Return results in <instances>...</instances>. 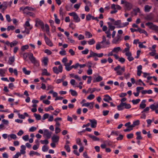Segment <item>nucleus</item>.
Masks as SVG:
<instances>
[{
  "label": "nucleus",
  "mask_w": 158,
  "mask_h": 158,
  "mask_svg": "<svg viewBox=\"0 0 158 158\" xmlns=\"http://www.w3.org/2000/svg\"><path fill=\"white\" fill-rule=\"evenodd\" d=\"M104 97L105 98H104L103 99V100L105 102H109V101L112 100V98L111 97L107 94L105 95Z\"/></svg>",
  "instance_id": "10"
},
{
  "label": "nucleus",
  "mask_w": 158,
  "mask_h": 158,
  "mask_svg": "<svg viewBox=\"0 0 158 158\" xmlns=\"http://www.w3.org/2000/svg\"><path fill=\"white\" fill-rule=\"evenodd\" d=\"M140 101V100L139 99H137L135 100L133 99L132 100L131 102L134 105L138 103Z\"/></svg>",
  "instance_id": "31"
},
{
  "label": "nucleus",
  "mask_w": 158,
  "mask_h": 158,
  "mask_svg": "<svg viewBox=\"0 0 158 158\" xmlns=\"http://www.w3.org/2000/svg\"><path fill=\"white\" fill-rule=\"evenodd\" d=\"M34 115L37 120H40L41 118V116L39 114H37L36 113H35L34 114Z\"/></svg>",
  "instance_id": "34"
},
{
  "label": "nucleus",
  "mask_w": 158,
  "mask_h": 158,
  "mask_svg": "<svg viewBox=\"0 0 158 158\" xmlns=\"http://www.w3.org/2000/svg\"><path fill=\"white\" fill-rule=\"evenodd\" d=\"M36 129V128L34 127H31L29 129V131L33 132L35 131Z\"/></svg>",
  "instance_id": "58"
},
{
  "label": "nucleus",
  "mask_w": 158,
  "mask_h": 158,
  "mask_svg": "<svg viewBox=\"0 0 158 158\" xmlns=\"http://www.w3.org/2000/svg\"><path fill=\"white\" fill-rule=\"evenodd\" d=\"M43 102L46 105H49L50 103V102L48 100H44Z\"/></svg>",
  "instance_id": "64"
},
{
  "label": "nucleus",
  "mask_w": 158,
  "mask_h": 158,
  "mask_svg": "<svg viewBox=\"0 0 158 158\" xmlns=\"http://www.w3.org/2000/svg\"><path fill=\"white\" fill-rule=\"evenodd\" d=\"M102 79L103 78L102 77L98 76L96 78V82H100L102 81Z\"/></svg>",
  "instance_id": "45"
},
{
  "label": "nucleus",
  "mask_w": 158,
  "mask_h": 158,
  "mask_svg": "<svg viewBox=\"0 0 158 158\" xmlns=\"http://www.w3.org/2000/svg\"><path fill=\"white\" fill-rule=\"evenodd\" d=\"M48 58L47 57H44L42 60V62L44 64V65L46 66L48 64Z\"/></svg>",
  "instance_id": "22"
},
{
  "label": "nucleus",
  "mask_w": 158,
  "mask_h": 158,
  "mask_svg": "<svg viewBox=\"0 0 158 158\" xmlns=\"http://www.w3.org/2000/svg\"><path fill=\"white\" fill-rule=\"evenodd\" d=\"M150 108L152 110H155L156 109V105L152 104L150 106Z\"/></svg>",
  "instance_id": "50"
},
{
  "label": "nucleus",
  "mask_w": 158,
  "mask_h": 158,
  "mask_svg": "<svg viewBox=\"0 0 158 158\" xmlns=\"http://www.w3.org/2000/svg\"><path fill=\"white\" fill-rule=\"evenodd\" d=\"M15 27L13 26H8L7 28V30L8 31H9L10 30H13L15 29Z\"/></svg>",
  "instance_id": "49"
},
{
  "label": "nucleus",
  "mask_w": 158,
  "mask_h": 158,
  "mask_svg": "<svg viewBox=\"0 0 158 158\" xmlns=\"http://www.w3.org/2000/svg\"><path fill=\"white\" fill-rule=\"evenodd\" d=\"M44 110L46 111H48L50 110H54V109L52 106H49L48 107L45 108Z\"/></svg>",
  "instance_id": "44"
},
{
  "label": "nucleus",
  "mask_w": 158,
  "mask_h": 158,
  "mask_svg": "<svg viewBox=\"0 0 158 158\" xmlns=\"http://www.w3.org/2000/svg\"><path fill=\"white\" fill-rule=\"evenodd\" d=\"M44 37L46 44L50 47L53 46V44L51 40L47 37L45 34H44Z\"/></svg>",
  "instance_id": "4"
},
{
  "label": "nucleus",
  "mask_w": 158,
  "mask_h": 158,
  "mask_svg": "<svg viewBox=\"0 0 158 158\" xmlns=\"http://www.w3.org/2000/svg\"><path fill=\"white\" fill-rule=\"evenodd\" d=\"M44 52L48 55H51L52 53V52L50 50L47 49L45 50Z\"/></svg>",
  "instance_id": "62"
},
{
  "label": "nucleus",
  "mask_w": 158,
  "mask_h": 158,
  "mask_svg": "<svg viewBox=\"0 0 158 158\" xmlns=\"http://www.w3.org/2000/svg\"><path fill=\"white\" fill-rule=\"evenodd\" d=\"M22 138L25 141H27L29 139V135H25L23 136Z\"/></svg>",
  "instance_id": "61"
},
{
  "label": "nucleus",
  "mask_w": 158,
  "mask_h": 158,
  "mask_svg": "<svg viewBox=\"0 0 158 158\" xmlns=\"http://www.w3.org/2000/svg\"><path fill=\"white\" fill-rule=\"evenodd\" d=\"M128 22H125L121 24V25H119L118 26V27L119 28H122L125 26H127L129 24Z\"/></svg>",
  "instance_id": "26"
},
{
  "label": "nucleus",
  "mask_w": 158,
  "mask_h": 158,
  "mask_svg": "<svg viewBox=\"0 0 158 158\" xmlns=\"http://www.w3.org/2000/svg\"><path fill=\"white\" fill-rule=\"evenodd\" d=\"M95 97V96L93 94H90L87 97V99L89 100H92L94 99Z\"/></svg>",
  "instance_id": "47"
},
{
  "label": "nucleus",
  "mask_w": 158,
  "mask_h": 158,
  "mask_svg": "<svg viewBox=\"0 0 158 158\" xmlns=\"http://www.w3.org/2000/svg\"><path fill=\"white\" fill-rule=\"evenodd\" d=\"M112 50L113 52H114L117 53L119 51H121V49L120 47H117L114 48Z\"/></svg>",
  "instance_id": "29"
},
{
  "label": "nucleus",
  "mask_w": 158,
  "mask_h": 158,
  "mask_svg": "<svg viewBox=\"0 0 158 158\" xmlns=\"http://www.w3.org/2000/svg\"><path fill=\"white\" fill-rule=\"evenodd\" d=\"M64 148L68 152H69L70 151V148L68 145H65L64 146Z\"/></svg>",
  "instance_id": "40"
},
{
  "label": "nucleus",
  "mask_w": 158,
  "mask_h": 158,
  "mask_svg": "<svg viewBox=\"0 0 158 158\" xmlns=\"http://www.w3.org/2000/svg\"><path fill=\"white\" fill-rule=\"evenodd\" d=\"M89 50L88 49H85L84 50L81 51L82 54H87L88 53Z\"/></svg>",
  "instance_id": "54"
},
{
  "label": "nucleus",
  "mask_w": 158,
  "mask_h": 158,
  "mask_svg": "<svg viewBox=\"0 0 158 158\" xmlns=\"http://www.w3.org/2000/svg\"><path fill=\"white\" fill-rule=\"evenodd\" d=\"M48 117H49V114H47V113L43 115V116L42 118V119L44 120L48 118Z\"/></svg>",
  "instance_id": "56"
},
{
  "label": "nucleus",
  "mask_w": 158,
  "mask_h": 158,
  "mask_svg": "<svg viewBox=\"0 0 158 158\" xmlns=\"http://www.w3.org/2000/svg\"><path fill=\"white\" fill-rule=\"evenodd\" d=\"M85 35L86 36H88V38H90L92 37V35L90 32L89 31H86L85 33Z\"/></svg>",
  "instance_id": "42"
},
{
  "label": "nucleus",
  "mask_w": 158,
  "mask_h": 158,
  "mask_svg": "<svg viewBox=\"0 0 158 158\" xmlns=\"http://www.w3.org/2000/svg\"><path fill=\"white\" fill-rule=\"evenodd\" d=\"M89 121L91 123V127L94 128L96 127L97 122L95 119H89Z\"/></svg>",
  "instance_id": "7"
},
{
  "label": "nucleus",
  "mask_w": 158,
  "mask_h": 158,
  "mask_svg": "<svg viewBox=\"0 0 158 158\" xmlns=\"http://www.w3.org/2000/svg\"><path fill=\"white\" fill-rule=\"evenodd\" d=\"M42 150L44 152H47L48 150V148L47 146H43L42 148Z\"/></svg>",
  "instance_id": "39"
},
{
  "label": "nucleus",
  "mask_w": 158,
  "mask_h": 158,
  "mask_svg": "<svg viewBox=\"0 0 158 158\" xmlns=\"http://www.w3.org/2000/svg\"><path fill=\"white\" fill-rule=\"evenodd\" d=\"M96 55L97 54L96 53L93 52L92 50H90V54L89 55L87 56V58L88 59H89L91 57H94L96 56Z\"/></svg>",
  "instance_id": "15"
},
{
  "label": "nucleus",
  "mask_w": 158,
  "mask_h": 158,
  "mask_svg": "<svg viewBox=\"0 0 158 158\" xmlns=\"http://www.w3.org/2000/svg\"><path fill=\"white\" fill-rule=\"evenodd\" d=\"M2 12L3 11L7 8L8 6V3L6 2H3L2 4Z\"/></svg>",
  "instance_id": "12"
},
{
  "label": "nucleus",
  "mask_w": 158,
  "mask_h": 158,
  "mask_svg": "<svg viewBox=\"0 0 158 158\" xmlns=\"http://www.w3.org/2000/svg\"><path fill=\"white\" fill-rule=\"evenodd\" d=\"M124 106H125V107L126 109H130L131 108V106L130 104H127L126 103H124Z\"/></svg>",
  "instance_id": "48"
},
{
  "label": "nucleus",
  "mask_w": 158,
  "mask_h": 158,
  "mask_svg": "<svg viewBox=\"0 0 158 158\" xmlns=\"http://www.w3.org/2000/svg\"><path fill=\"white\" fill-rule=\"evenodd\" d=\"M29 48V46L27 45L23 46L21 47V50L23 51L25 49H27Z\"/></svg>",
  "instance_id": "46"
},
{
  "label": "nucleus",
  "mask_w": 158,
  "mask_h": 158,
  "mask_svg": "<svg viewBox=\"0 0 158 158\" xmlns=\"http://www.w3.org/2000/svg\"><path fill=\"white\" fill-rule=\"evenodd\" d=\"M10 136L11 139H15L17 138L16 135L14 134H11Z\"/></svg>",
  "instance_id": "53"
},
{
  "label": "nucleus",
  "mask_w": 158,
  "mask_h": 158,
  "mask_svg": "<svg viewBox=\"0 0 158 158\" xmlns=\"http://www.w3.org/2000/svg\"><path fill=\"white\" fill-rule=\"evenodd\" d=\"M108 25V28L111 30V31H114L115 27L114 26L111 25V24L110 22L107 23Z\"/></svg>",
  "instance_id": "28"
},
{
  "label": "nucleus",
  "mask_w": 158,
  "mask_h": 158,
  "mask_svg": "<svg viewBox=\"0 0 158 158\" xmlns=\"http://www.w3.org/2000/svg\"><path fill=\"white\" fill-rule=\"evenodd\" d=\"M136 135H137V137H136V139L138 140H139V139H142V137L141 136V132L139 131V132H137L136 133Z\"/></svg>",
  "instance_id": "20"
},
{
  "label": "nucleus",
  "mask_w": 158,
  "mask_h": 158,
  "mask_svg": "<svg viewBox=\"0 0 158 158\" xmlns=\"http://www.w3.org/2000/svg\"><path fill=\"white\" fill-rule=\"evenodd\" d=\"M125 6L126 7V9L127 10H129L132 8V5L128 2H126Z\"/></svg>",
  "instance_id": "13"
},
{
  "label": "nucleus",
  "mask_w": 158,
  "mask_h": 158,
  "mask_svg": "<svg viewBox=\"0 0 158 158\" xmlns=\"http://www.w3.org/2000/svg\"><path fill=\"white\" fill-rule=\"evenodd\" d=\"M29 154L31 156H33V155H36L38 156H39L40 155V153L35 152L33 151H31L30 152Z\"/></svg>",
  "instance_id": "17"
},
{
  "label": "nucleus",
  "mask_w": 158,
  "mask_h": 158,
  "mask_svg": "<svg viewBox=\"0 0 158 158\" xmlns=\"http://www.w3.org/2000/svg\"><path fill=\"white\" fill-rule=\"evenodd\" d=\"M88 44L90 45H92L94 44L95 41L94 39L89 40L87 41Z\"/></svg>",
  "instance_id": "32"
},
{
  "label": "nucleus",
  "mask_w": 158,
  "mask_h": 158,
  "mask_svg": "<svg viewBox=\"0 0 158 158\" xmlns=\"http://www.w3.org/2000/svg\"><path fill=\"white\" fill-rule=\"evenodd\" d=\"M152 93V91L151 89H149L148 90H143L141 91V93L143 94H145L146 93H148V94H151Z\"/></svg>",
  "instance_id": "19"
},
{
  "label": "nucleus",
  "mask_w": 158,
  "mask_h": 158,
  "mask_svg": "<svg viewBox=\"0 0 158 158\" xmlns=\"http://www.w3.org/2000/svg\"><path fill=\"white\" fill-rule=\"evenodd\" d=\"M69 91L71 92V94L73 96H77V92L74 90L72 89H70Z\"/></svg>",
  "instance_id": "30"
},
{
  "label": "nucleus",
  "mask_w": 158,
  "mask_h": 158,
  "mask_svg": "<svg viewBox=\"0 0 158 158\" xmlns=\"http://www.w3.org/2000/svg\"><path fill=\"white\" fill-rule=\"evenodd\" d=\"M127 137L128 139L132 138L133 137V133H130L127 134Z\"/></svg>",
  "instance_id": "51"
},
{
  "label": "nucleus",
  "mask_w": 158,
  "mask_h": 158,
  "mask_svg": "<svg viewBox=\"0 0 158 158\" xmlns=\"http://www.w3.org/2000/svg\"><path fill=\"white\" fill-rule=\"evenodd\" d=\"M125 55L127 57V59L129 61H131L134 60V58L132 56L131 53H125Z\"/></svg>",
  "instance_id": "9"
},
{
  "label": "nucleus",
  "mask_w": 158,
  "mask_h": 158,
  "mask_svg": "<svg viewBox=\"0 0 158 158\" xmlns=\"http://www.w3.org/2000/svg\"><path fill=\"white\" fill-rule=\"evenodd\" d=\"M23 13L24 14H26L27 15H28L30 16H31L33 18L35 17V14L33 12H27V11H24Z\"/></svg>",
  "instance_id": "24"
},
{
  "label": "nucleus",
  "mask_w": 158,
  "mask_h": 158,
  "mask_svg": "<svg viewBox=\"0 0 158 158\" xmlns=\"http://www.w3.org/2000/svg\"><path fill=\"white\" fill-rule=\"evenodd\" d=\"M124 103H121L119 105L117 106V109L118 110H122L123 109V106H124Z\"/></svg>",
  "instance_id": "23"
},
{
  "label": "nucleus",
  "mask_w": 158,
  "mask_h": 158,
  "mask_svg": "<svg viewBox=\"0 0 158 158\" xmlns=\"http://www.w3.org/2000/svg\"><path fill=\"white\" fill-rule=\"evenodd\" d=\"M123 53L125 52V53H127V54H128L129 53H131V52H130L129 51V48H125L124 49V50H123Z\"/></svg>",
  "instance_id": "37"
},
{
  "label": "nucleus",
  "mask_w": 158,
  "mask_h": 158,
  "mask_svg": "<svg viewBox=\"0 0 158 158\" xmlns=\"http://www.w3.org/2000/svg\"><path fill=\"white\" fill-rule=\"evenodd\" d=\"M23 71L25 74L27 75L30 74L31 72L30 71L27 70L26 69L25 67L23 68Z\"/></svg>",
  "instance_id": "25"
},
{
  "label": "nucleus",
  "mask_w": 158,
  "mask_h": 158,
  "mask_svg": "<svg viewBox=\"0 0 158 158\" xmlns=\"http://www.w3.org/2000/svg\"><path fill=\"white\" fill-rule=\"evenodd\" d=\"M53 71L54 73L56 74H58L59 73V70L56 67H53Z\"/></svg>",
  "instance_id": "35"
},
{
  "label": "nucleus",
  "mask_w": 158,
  "mask_h": 158,
  "mask_svg": "<svg viewBox=\"0 0 158 158\" xmlns=\"http://www.w3.org/2000/svg\"><path fill=\"white\" fill-rule=\"evenodd\" d=\"M119 132L118 131H113L111 132L110 135H114L116 136H118V135Z\"/></svg>",
  "instance_id": "43"
},
{
  "label": "nucleus",
  "mask_w": 158,
  "mask_h": 158,
  "mask_svg": "<svg viewBox=\"0 0 158 158\" xmlns=\"http://www.w3.org/2000/svg\"><path fill=\"white\" fill-rule=\"evenodd\" d=\"M125 59L123 57H120L119 58L118 61L122 63H123L125 61Z\"/></svg>",
  "instance_id": "59"
},
{
  "label": "nucleus",
  "mask_w": 158,
  "mask_h": 158,
  "mask_svg": "<svg viewBox=\"0 0 158 158\" xmlns=\"http://www.w3.org/2000/svg\"><path fill=\"white\" fill-rule=\"evenodd\" d=\"M114 70L116 72L117 75H121L125 71V67L124 66H123L122 68H121V66L118 65L117 67L114 68Z\"/></svg>",
  "instance_id": "2"
},
{
  "label": "nucleus",
  "mask_w": 158,
  "mask_h": 158,
  "mask_svg": "<svg viewBox=\"0 0 158 158\" xmlns=\"http://www.w3.org/2000/svg\"><path fill=\"white\" fill-rule=\"evenodd\" d=\"M150 8L148 5H146L144 7L145 11H148L150 9Z\"/></svg>",
  "instance_id": "57"
},
{
  "label": "nucleus",
  "mask_w": 158,
  "mask_h": 158,
  "mask_svg": "<svg viewBox=\"0 0 158 158\" xmlns=\"http://www.w3.org/2000/svg\"><path fill=\"white\" fill-rule=\"evenodd\" d=\"M18 44V42L16 40L13 41V42L10 43V47H12L15 46Z\"/></svg>",
  "instance_id": "33"
},
{
  "label": "nucleus",
  "mask_w": 158,
  "mask_h": 158,
  "mask_svg": "<svg viewBox=\"0 0 158 158\" xmlns=\"http://www.w3.org/2000/svg\"><path fill=\"white\" fill-rule=\"evenodd\" d=\"M35 26L36 27H37L38 25H40L42 31H44V24L42 21L39 19H37L35 20Z\"/></svg>",
  "instance_id": "3"
},
{
  "label": "nucleus",
  "mask_w": 158,
  "mask_h": 158,
  "mask_svg": "<svg viewBox=\"0 0 158 158\" xmlns=\"http://www.w3.org/2000/svg\"><path fill=\"white\" fill-rule=\"evenodd\" d=\"M73 19L76 23L80 21V19L77 14L73 17Z\"/></svg>",
  "instance_id": "21"
},
{
  "label": "nucleus",
  "mask_w": 158,
  "mask_h": 158,
  "mask_svg": "<svg viewBox=\"0 0 158 158\" xmlns=\"http://www.w3.org/2000/svg\"><path fill=\"white\" fill-rule=\"evenodd\" d=\"M88 136L89 138H91L94 141L99 140V139L98 138L95 136L92 135L91 134H89Z\"/></svg>",
  "instance_id": "14"
},
{
  "label": "nucleus",
  "mask_w": 158,
  "mask_h": 158,
  "mask_svg": "<svg viewBox=\"0 0 158 158\" xmlns=\"http://www.w3.org/2000/svg\"><path fill=\"white\" fill-rule=\"evenodd\" d=\"M52 133L50 132L48 130L46 129L44 131V136H45L48 139H49L51 136Z\"/></svg>",
  "instance_id": "6"
},
{
  "label": "nucleus",
  "mask_w": 158,
  "mask_h": 158,
  "mask_svg": "<svg viewBox=\"0 0 158 158\" xmlns=\"http://www.w3.org/2000/svg\"><path fill=\"white\" fill-rule=\"evenodd\" d=\"M114 25H121V21L120 20H117L115 21L114 23Z\"/></svg>",
  "instance_id": "41"
},
{
  "label": "nucleus",
  "mask_w": 158,
  "mask_h": 158,
  "mask_svg": "<svg viewBox=\"0 0 158 158\" xmlns=\"http://www.w3.org/2000/svg\"><path fill=\"white\" fill-rule=\"evenodd\" d=\"M120 38L121 36L119 35H117L112 41V43L113 44H117L118 41L121 40Z\"/></svg>",
  "instance_id": "8"
},
{
  "label": "nucleus",
  "mask_w": 158,
  "mask_h": 158,
  "mask_svg": "<svg viewBox=\"0 0 158 158\" xmlns=\"http://www.w3.org/2000/svg\"><path fill=\"white\" fill-rule=\"evenodd\" d=\"M139 47L141 48H146V47L143 44V43L141 42H139Z\"/></svg>",
  "instance_id": "60"
},
{
  "label": "nucleus",
  "mask_w": 158,
  "mask_h": 158,
  "mask_svg": "<svg viewBox=\"0 0 158 158\" xmlns=\"http://www.w3.org/2000/svg\"><path fill=\"white\" fill-rule=\"evenodd\" d=\"M24 9L26 10L27 9L30 11H34L35 10V9L34 8L28 6L24 7Z\"/></svg>",
  "instance_id": "38"
},
{
  "label": "nucleus",
  "mask_w": 158,
  "mask_h": 158,
  "mask_svg": "<svg viewBox=\"0 0 158 158\" xmlns=\"http://www.w3.org/2000/svg\"><path fill=\"white\" fill-rule=\"evenodd\" d=\"M145 100H143L139 105V107L140 108L143 109L146 106V104H145Z\"/></svg>",
  "instance_id": "16"
},
{
  "label": "nucleus",
  "mask_w": 158,
  "mask_h": 158,
  "mask_svg": "<svg viewBox=\"0 0 158 158\" xmlns=\"http://www.w3.org/2000/svg\"><path fill=\"white\" fill-rule=\"evenodd\" d=\"M59 139V137L56 136L55 135H53L52 137V140L53 142L56 143L58 141Z\"/></svg>",
  "instance_id": "11"
},
{
  "label": "nucleus",
  "mask_w": 158,
  "mask_h": 158,
  "mask_svg": "<svg viewBox=\"0 0 158 158\" xmlns=\"http://www.w3.org/2000/svg\"><path fill=\"white\" fill-rule=\"evenodd\" d=\"M15 61L14 56H11L9 57V63L10 64H12Z\"/></svg>",
  "instance_id": "27"
},
{
  "label": "nucleus",
  "mask_w": 158,
  "mask_h": 158,
  "mask_svg": "<svg viewBox=\"0 0 158 158\" xmlns=\"http://www.w3.org/2000/svg\"><path fill=\"white\" fill-rule=\"evenodd\" d=\"M40 142L42 144H47L48 143V141L47 139H45L44 140H41Z\"/></svg>",
  "instance_id": "52"
},
{
  "label": "nucleus",
  "mask_w": 158,
  "mask_h": 158,
  "mask_svg": "<svg viewBox=\"0 0 158 158\" xmlns=\"http://www.w3.org/2000/svg\"><path fill=\"white\" fill-rule=\"evenodd\" d=\"M28 57L31 62L36 66H39V63L38 61L36 60L35 57L33 56V54L31 52L28 53Z\"/></svg>",
  "instance_id": "1"
},
{
  "label": "nucleus",
  "mask_w": 158,
  "mask_h": 158,
  "mask_svg": "<svg viewBox=\"0 0 158 158\" xmlns=\"http://www.w3.org/2000/svg\"><path fill=\"white\" fill-rule=\"evenodd\" d=\"M41 75L42 76L46 75L47 76H50V73L47 72V70L46 69H44L43 70L42 72L41 73Z\"/></svg>",
  "instance_id": "18"
},
{
  "label": "nucleus",
  "mask_w": 158,
  "mask_h": 158,
  "mask_svg": "<svg viewBox=\"0 0 158 158\" xmlns=\"http://www.w3.org/2000/svg\"><path fill=\"white\" fill-rule=\"evenodd\" d=\"M6 70L5 69H0V75L2 77H3L4 76V74Z\"/></svg>",
  "instance_id": "36"
},
{
  "label": "nucleus",
  "mask_w": 158,
  "mask_h": 158,
  "mask_svg": "<svg viewBox=\"0 0 158 158\" xmlns=\"http://www.w3.org/2000/svg\"><path fill=\"white\" fill-rule=\"evenodd\" d=\"M92 15L90 14H88L86 16V20H90L91 19Z\"/></svg>",
  "instance_id": "55"
},
{
  "label": "nucleus",
  "mask_w": 158,
  "mask_h": 158,
  "mask_svg": "<svg viewBox=\"0 0 158 158\" xmlns=\"http://www.w3.org/2000/svg\"><path fill=\"white\" fill-rule=\"evenodd\" d=\"M145 25L151 29H157V27L156 26L154 25L151 22H148L145 23Z\"/></svg>",
  "instance_id": "5"
},
{
  "label": "nucleus",
  "mask_w": 158,
  "mask_h": 158,
  "mask_svg": "<svg viewBox=\"0 0 158 158\" xmlns=\"http://www.w3.org/2000/svg\"><path fill=\"white\" fill-rule=\"evenodd\" d=\"M69 27L73 29L75 27V25H74L72 22H71L69 25Z\"/></svg>",
  "instance_id": "63"
}]
</instances>
